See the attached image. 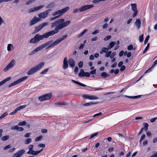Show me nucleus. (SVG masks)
<instances>
[{"mask_svg": "<svg viewBox=\"0 0 157 157\" xmlns=\"http://www.w3.org/2000/svg\"><path fill=\"white\" fill-rule=\"evenodd\" d=\"M59 30L57 26L55 27L54 30L47 32L42 35L39 34H36L34 37L31 39L29 42L31 44H35L38 43L40 41L42 40L44 38H48L50 36H52L59 32Z\"/></svg>", "mask_w": 157, "mask_h": 157, "instance_id": "obj_1", "label": "nucleus"}, {"mask_svg": "<svg viewBox=\"0 0 157 157\" xmlns=\"http://www.w3.org/2000/svg\"><path fill=\"white\" fill-rule=\"evenodd\" d=\"M44 65V63L42 62L38 64L37 65L30 69L28 72L27 75H29L33 74L40 70Z\"/></svg>", "mask_w": 157, "mask_h": 157, "instance_id": "obj_2", "label": "nucleus"}, {"mask_svg": "<svg viewBox=\"0 0 157 157\" xmlns=\"http://www.w3.org/2000/svg\"><path fill=\"white\" fill-rule=\"evenodd\" d=\"M53 42L52 40H50L48 41L47 42H46L41 45L39 46L38 47L36 48L31 53L29 54V55H32L34 54L35 53L37 52L40 50H41L44 48H45L46 46L48 45L50 43Z\"/></svg>", "mask_w": 157, "mask_h": 157, "instance_id": "obj_3", "label": "nucleus"}, {"mask_svg": "<svg viewBox=\"0 0 157 157\" xmlns=\"http://www.w3.org/2000/svg\"><path fill=\"white\" fill-rule=\"evenodd\" d=\"M69 9V7L67 6L64 8L59 10L53 13L52 15L53 16L58 17V18L62 15L64 13L67 12Z\"/></svg>", "mask_w": 157, "mask_h": 157, "instance_id": "obj_4", "label": "nucleus"}, {"mask_svg": "<svg viewBox=\"0 0 157 157\" xmlns=\"http://www.w3.org/2000/svg\"><path fill=\"white\" fill-rule=\"evenodd\" d=\"M28 77L27 76H24V77H23L22 78H21L17 80L14 81V82H13L12 83L10 84L9 85V87H12L14 86H15L17 84L20 82H22V81H24L25 80H26L27 78Z\"/></svg>", "mask_w": 157, "mask_h": 157, "instance_id": "obj_5", "label": "nucleus"}, {"mask_svg": "<svg viewBox=\"0 0 157 157\" xmlns=\"http://www.w3.org/2000/svg\"><path fill=\"white\" fill-rule=\"evenodd\" d=\"M52 96V94L50 93L41 96L38 98V99L40 101H43L49 99Z\"/></svg>", "mask_w": 157, "mask_h": 157, "instance_id": "obj_6", "label": "nucleus"}, {"mask_svg": "<svg viewBox=\"0 0 157 157\" xmlns=\"http://www.w3.org/2000/svg\"><path fill=\"white\" fill-rule=\"evenodd\" d=\"M64 21L65 19L64 18L58 19L54 22L52 23L51 27L52 28L55 27H56L60 24V23Z\"/></svg>", "mask_w": 157, "mask_h": 157, "instance_id": "obj_7", "label": "nucleus"}, {"mask_svg": "<svg viewBox=\"0 0 157 157\" xmlns=\"http://www.w3.org/2000/svg\"><path fill=\"white\" fill-rule=\"evenodd\" d=\"M48 25V23L47 22H44L40 24L38 26L35 27V29L34 31L35 33H37L40 31L44 26Z\"/></svg>", "mask_w": 157, "mask_h": 157, "instance_id": "obj_8", "label": "nucleus"}, {"mask_svg": "<svg viewBox=\"0 0 157 157\" xmlns=\"http://www.w3.org/2000/svg\"><path fill=\"white\" fill-rule=\"evenodd\" d=\"M51 10L48 9L43 12L40 13L38 14V17L40 18L43 19L47 17L49 12Z\"/></svg>", "mask_w": 157, "mask_h": 157, "instance_id": "obj_9", "label": "nucleus"}, {"mask_svg": "<svg viewBox=\"0 0 157 157\" xmlns=\"http://www.w3.org/2000/svg\"><path fill=\"white\" fill-rule=\"evenodd\" d=\"M94 6V5H86L84 6L79 8V12H81L86 11L89 9L92 8Z\"/></svg>", "mask_w": 157, "mask_h": 157, "instance_id": "obj_10", "label": "nucleus"}, {"mask_svg": "<svg viewBox=\"0 0 157 157\" xmlns=\"http://www.w3.org/2000/svg\"><path fill=\"white\" fill-rule=\"evenodd\" d=\"M71 23V21L69 20L66 21L65 22H63L61 23H60L59 25L57 27L59 28V30L63 29V28L66 27L68 25Z\"/></svg>", "mask_w": 157, "mask_h": 157, "instance_id": "obj_11", "label": "nucleus"}, {"mask_svg": "<svg viewBox=\"0 0 157 157\" xmlns=\"http://www.w3.org/2000/svg\"><path fill=\"white\" fill-rule=\"evenodd\" d=\"M132 7V10L134 12L133 14V17H135L137 15L138 11L137 10L136 6L137 5L136 3H133L131 4Z\"/></svg>", "mask_w": 157, "mask_h": 157, "instance_id": "obj_12", "label": "nucleus"}, {"mask_svg": "<svg viewBox=\"0 0 157 157\" xmlns=\"http://www.w3.org/2000/svg\"><path fill=\"white\" fill-rule=\"evenodd\" d=\"M25 152V150L24 149L21 150L12 155V157H21Z\"/></svg>", "mask_w": 157, "mask_h": 157, "instance_id": "obj_13", "label": "nucleus"}, {"mask_svg": "<svg viewBox=\"0 0 157 157\" xmlns=\"http://www.w3.org/2000/svg\"><path fill=\"white\" fill-rule=\"evenodd\" d=\"M15 61L14 59H13L11 62L4 69V71H6L10 68L13 67L15 63Z\"/></svg>", "mask_w": 157, "mask_h": 157, "instance_id": "obj_14", "label": "nucleus"}, {"mask_svg": "<svg viewBox=\"0 0 157 157\" xmlns=\"http://www.w3.org/2000/svg\"><path fill=\"white\" fill-rule=\"evenodd\" d=\"M40 21V19L37 17H34L29 22V25L31 26L36 23Z\"/></svg>", "mask_w": 157, "mask_h": 157, "instance_id": "obj_15", "label": "nucleus"}, {"mask_svg": "<svg viewBox=\"0 0 157 157\" xmlns=\"http://www.w3.org/2000/svg\"><path fill=\"white\" fill-rule=\"evenodd\" d=\"M26 105H24L21 106H19L13 112L10 113V115H13L16 113L18 111L21 110V109L25 108Z\"/></svg>", "mask_w": 157, "mask_h": 157, "instance_id": "obj_16", "label": "nucleus"}, {"mask_svg": "<svg viewBox=\"0 0 157 157\" xmlns=\"http://www.w3.org/2000/svg\"><path fill=\"white\" fill-rule=\"evenodd\" d=\"M68 64L67 59V57L64 58L63 61V68L64 70H66L68 67Z\"/></svg>", "mask_w": 157, "mask_h": 157, "instance_id": "obj_17", "label": "nucleus"}, {"mask_svg": "<svg viewBox=\"0 0 157 157\" xmlns=\"http://www.w3.org/2000/svg\"><path fill=\"white\" fill-rule=\"evenodd\" d=\"M44 5H42L39 6L34 7L33 8H32L29 10V12H33L38 10L40 9L44 8Z\"/></svg>", "mask_w": 157, "mask_h": 157, "instance_id": "obj_18", "label": "nucleus"}, {"mask_svg": "<svg viewBox=\"0 0 157 157\" xmlns=\"http://www.w3.org/2000/svg\"><path fill=\"white\" fill-rule=\"evenodd\" d=\"M84 98L90 100H95L98 99V98L94 96H90L88 95L85 94L83 96Z\"/></svg>", "mask_w": 157, "mask_h": 157, "instance_id": "obj_19", "label": "nucleus"}, {"mask_svg": "<svg viewBox=\"0 0 157 157\" xmlns=\"http://www.w3.org/2000/svg\"><path fill=\"white\" fill-rule=\"evenodd\" d=\"M67 34L63 35L62 36L61 38H59L58 39L56 40L55 41V42L56 43L57 45L59 44L63 40H64L67 37Z\"/></svg>", "mask_w": 157, "mask_h": 157, "instance_id": "obj_20", "label": "nucleus"}, {"mask_svg": "<svg viewBox=\"0 0 157 157\" xmlns=\"http://www.w3.org/2000/svg\"><path fill=\"white\" fill-rule=\"evenodd\" d=\"M68 63L72 68H73L75 66V62L73 59L72 58H71L69 59Z\"/></svg>", "mask_w": 157, "mask_h": 157, "instance_id": "obj_21", "label": "nucleus"}, {"mask_svg": "<svg viewBox=\"0 0 157 157\" xmlns=\"http://www.w3.org/2000/svg\"><path fill=\"white\" fill-rule=\"evenodd\" d=\"M135 24V25L137 26V27L138 29H139L140 28L141 23L140 20L139 19H136Z\"/></svg>", "mask_w": 157, "mask_h": 157, "instance_id": "obj_22", "label": "nucleus"}, {"mask_svg": "<svg viewBox=\"0 0 157 157\" xmlns=\"http://www.w3.org/2000/svg\"><path fill=\"white\" fill-rule=\"evenodd\" d=\"M11 78L10 77H9L0 82V86L5 83L6 82L10 80Z\"/></svg>", "mask_w": 157, "mask_h": 157, "instance_id": "obj_23", "label": "nucleus"}, {"mask_svg": "<svg viewBox=\"0 0 157 157\" xmlns=\"http://www.w3.org/2000/svg\"><path fill=\"white\" fill-rule=\"evenodd\" d=\"M49 45H47L46 48V50H47L50 48L54 46H55L57 45V44H56V42L55 41H54L53 42H52L51 43H50Z\"/></svg>", "mask_w": 157, "mask_h": 157, "instance_id": "obj_24", "label": "nucleus"}, {"mask_svg": "<svg viewBox=\"0 0 157 157\" xmlns=\"http://www.w3.org/2000/svg\"><path fill=\"white\" fill-rule=\"evenodd\" d=\"M71 81L72 82H74V83L80 86H82L83 87H86V85L82 84V83H81L79 82H78L77 81H75L73 80H71Z\"/></svg>", "mask_w": 157, "mask_h": 157, "instance_id": "obj_25", "label": "nucleus"}, {"mask_svg": "<svg viewBox=\"0 0 157 157\" xmlns=\"http://www.w3.org/2000/svg\"><path fill=\"white\" fill-rule=\"evenodd\" d=\"M109 50V49L103 47V48L100 51V53L101 54H103L104 52L107 53Z\"/></svg>", "mask_w": 157, "mask_h": 157, "instance_id": "obj_26", "label": "nucleus"}, {"mask_svg": "<svg viewBox=\"0 0 157 157\" xmlns=\"http://www.w3.org/2000/svg\"><path fill=\"white\" fill-rule=\"evenodd\" d=\"M55 6L54 3L52 2L50 4L48 5L46 7V9L53 8Z\"/></svg>", "mask_w": 157, "mask_h": 157, "instance_id": "obj_27", "label": "nucleus"}, {"mask_svg": "<svg viewBox=\"0 0 157 157\" xmlns=\"http://www.w3.org/2000/svg\"><path fill=\"white\" fill-rule=\"evenodd\" d=\"M88 31L87 29H84L83 31L80 34H79L78 36V38H80L82 37L84 34L86 33Z\"/></svg>", "mask_w": 157, "mask_h": 157, "instance_id": "obj_28", "label": "nucleus"}, {"mask_svg": "<svg viewBox=\"0 0 157 157\" xmlns=\"http://www.w3.org/2000/svg\"><path fill=\"white\" fill-rule=\"evenodd\" d=\"M85 72H84V70L82 69L80 70V72L78 74V75L80 77L81 76L84 77V76Z\"/></svg>", "mask_w": 157, "mask_h": 157, "instance_id": "obj_29", "label": "nucleus"}, {"mask_svg": "<svg viewBox=\"0 0 157 157\" xmlns=\"http://www.w3.org/2000/svg\"><path fill=\"white\" fill-rule=\"evenodd\" d=\"M96 104V103H94L93 102H89L85 103V104H84L83 105L84 106H89Z\"/></svg>", "mask_w": 157, "mask_h": 157, "instance_id": "obj_30", "label": "nucleus"}, {"mask_svg": "<svg viewBox=\"0 0 157 157\" xmlns=\"http://www.w3.org/2000/svg\"><path fill=\"white\" fill-rule=\"evenodd\" d=\"M10 138V136H2L1 138V140L2 141H5Z\"/></svg>", "mask_w": 157, "mask_h": 157, "instance_id": "obj_31", "label": "nucleus"}, {"mask_svg": "<svg viewBox=\"0 0 157 157\" xmlns=\"http://www.w3.org/2000/svg\"><path fill=\"white\" fill-rule=\"evenodd\" d=\"M116 43L115 42H111L109 44V48L110 49L112 48L116 44Z\"/></svg>", "mask_w": 157, "mask_h": 157, "instance_id": "obj_32", "label": "nucleus"}, {"mask_svg": "<svg viewBox=\"0 0 157 157\" xmlns=\"http://www.w3.org/2000/svg\"><path fill=\"white\" fill-rule=\"evenodd\" d=\"M143 126L144 130L146 131L147 130L148 127V124L147 123L144 122L143 123Z\"/></svg>", "mask_w": 157, "mask_h": 157, "instance_id": "obj_33", "label": "nucleus"}, {"mask_svg": "<svg viewBox=\"0 0 157 157\" xmlns=\"http://www.w3.org/2000/svg\"><path fill=\"white\" fill-rule=\"evenodd\" d=\"M67 104V102H56L55 103V104L56 105H66Z\"/></svg>", "mask_w": 157, "mask_h": 157, "instance_id": "obj_34", "label": "nucleus"}, {"mask_svg": "<svg viewBox=\"0 0 157 157\" xmlns=\"http://www.w3.org/2000/svg\"><path fill=\"white\" fill-rule=\"evenodd\" d=\"M32 141V139L31 138H28L26 139L25 141V143L26 144H29Z\"/></svg>", "mask_w": 157, "mask_h": 157, "instance_id": "obj_35", "label": "nucleus"}, {"mask_svg": "<svg viewBox=\"0 0 157 157\" xmlns=\"http://www.w3.org/2000/svg\"><path fill=\"white\" fill-rule=\"evenodd\" d=\"M49 70V68H47L43 70L41 72H40V74L43 75L46 74Z\"/></svg>", "mask_w": 157, "mask_h": 157, "instance_id": "obj_36", "label": "nucleus"}, {"mask_svg": "<svg viewBox=\"0 0 157 157\" xmlns=\"http://www.w3.org/2000/svg\"><path fill=\"white\" fill-rule=\"evenodd\" d=\"M26 123V122L25 121H20L18 123V125L19 126H23L25 125Z\"/></svg>", "mask_w": 157, "mask_h": 157, "instance_id": "obj_37", "label": "nucleus"}, {"mask_svg": "<svg viewBox=\"0 0 157 157\" xmlns=\"http://www.w3.org/2000/svg\"><path fill=\"white\" fill-rule=\"evenodd\" d=\"M13 47V45L11 44H9L7 46V50L8 51H11L12 50L11 48Z\"/></svg>", "mask_w": 157, "mask_h": 157, "instance_id": "obj_38", "label": "nucleus"}, {"mask_svg": "<svg viewBox=\"0 0 157 157\" xmlns=\"http://www.w3.org/2000/svg\"><path fill=\"white\" fill-rule=\"evenodd\" d=\"M43 138V136H40L36 138L35 139V141L37 142Z\"/></svg>", "mask_w": 157, "mask_h": 157, "instance_id": "obj_39", "label": "nucleus"}, {"mask_svg": "<svg viewBox=\"0 0 157 157\" xmlns=\"http://www.w3.org/2000/svg\"><path fill=\"white\" fill-rule=\"evenodd\" d=\"M101 76L103 78H106L107 76H108L106 72H102L101 74Z\"/></svg>", "mask_w": 157, "mask_h": 157, "instance_id": "obj_40", "label": "nucleus"}, {"mask_svg": "<svg viewBox=\"0 0 157 157\" xmlns=\"http://www.w3.org/2000/svg\"><path fill=\"white\" fill-rule=\"evenodd\" d=\"M143 34L141 35L139 37V40L140 42H142L143 41Z\"/></svg>", "mask_w": 157, "mask_h": 157, "instance_id": "obj_41", "label": "nucleus"}, {"mask_svg": "<svg viewBox=\"0 0 157 157\" xmlns=\"http://www.w3.org/2000/svg\"><path fill=\"white\" fill-rule=\"evenodd\" d=\"M39 151H34L33 150V155H38L39 153Z\"/></svg>", "mask_w": 157, "mask_h": 157, "instance_id": "obj_42", "label": "nucleus"}, {"mask_svg": "<svg viewBox=\"0 0 157 157\" xmlns=\"http://www.w3.org/2000/svg\"><path fill=\"white\" fill-rule=\"evenodd\" d=\"M78 65L79 68H82V67L83 65V62L82 61H81L80 62H79L78 64Z\"/></svg>", "mask_w": 157, "mask_h": 157, "instance_id": "obj_43", "label": "nucleus"}, {"mask_svg": "<svg viewBox=\"0 0 157 157\" xmlns=\"http://www.w3.org/2000/svg\"><path fill=\"white\" fill-rule=\"evenodd\" d=\"M98 134V133L97 132H96V133H95L93 134H92L90 137V138L89 139H92V138H93L95 136H97Z\"/></svg>", "mask_w": 157, "mask_h": 157, "instance_id": "obj_44", "label": "nucleus"}, {"mask_svg": "<svg viewBox=\"0 0 157 157\" xmlns=\"http://www.w3.org/2000/svg\"><path fill=\"white\" fill-rule=\"evenodd\" d=\"M150 36L149 35H148L145 38L144 42V44H146Z\"/></svg>", "mask_w": 157, "mask_h": 157, "instance_id": "obj_45", "label": "nucleus"}, {"mask_svg": "<svg viewBox=\"0 0 157 157\" xmlns=\"http://www.w3.org/2000/svg\"><path fill=\"white\" fill-rule=\"evenodd\" d=\"M111 53H112L111 51H109L107 52V53H106V54L105 55V56L106 57H109L110 56Z\"/></svg>", "mask_w": 157, "mask_h": 157, "instance_id": "obj_46", "label": "nucleus"}, {"mask_svg": "<svg viewBox=\"0 0 157 157\" xmlns=\"http://www.w3.org/2000/svg\"><path fill=\"white\" fill-rule=\"evenodd\" d=\"M11 145L10 144L8 145L3 147V150H6L8 149H9L11 147Z\"/></svg>", "mask_w": 157, "mask_h": 157, "instance_id": "obj_47", "label": "nucleus"}, {"mask_svg": "<svg viewBox=\"0 0 157 157\" xmlns=\"http://www.w3.org/2000/svg\"><path fill=\"white\" fill-rule=\"evenodd\" d=\"M146 134L147 136L149 137H151V132L149 131H148L146 132Z\"/></svg>", "mask_w": 157, "mask_h": 157, "instance_id": "obj_48", "label": "nucleus"}, {"mask_svg": "<svg viewBox=\"0 0 157 157\" xmlns=\"http://www.w3.org/2000/svg\"><path fill=\"white\" fill-rule=\"evenodd\" d=\"M7 114L8 113L7 112L4 113L2 114V115L1 116H0V119H1L2 118H3L5 117Z\"/></svg>", "mask_w": 157, "mask_h": 157, "instance_id": "obj_49", "label": "nucleus"}, {"mask_svg": "<svg viewBox=\"0 0 157 157\" xmlns=\"http://www.w3.org/2000/svg\"><path fill=\"white\" fill-rule=\"evenodd\" d=\"M38 146L39 147L44 148L45 145V144H38Z\"/></svg>", "mask_w": 157, "mask_h": 157, "instance_id": "obj_50", "label": "nucleus"}, {"mask_svg": "<svg viewBox=\"0 0 157 157\" xmlns=\"http://www.w3.org/2000/svg\"><path fill=\"white\" fill-rule=\"evenodd\" d=\"M116 53L115 52H113L110 56V58H113L116 55Z\"/></svg>", "mask_w": 157, "mask_h": 157, "instance_id": "obj_51", "label": "nucleus"}, {"mask_svg": "<svg viewBox=\"0 0 157 157\" xmlns=\"http://www.w3.org/2000/svg\"><path fill=\"white\" fill-rule=\"evenodd\" d=\"M24 128L22 127H19L18 126V127H17V131H23L24 130Z\"/></svg>", "mask_w": 157, "mask_h": 157, "instance_id": "obj_52", "label": "nucleus"}, {"mask_svg": "<svg viewBox=\"0 0 157 157\" xmlns=\"http://www.w3.org/2000/svg\"><path fill=\"white\" fill-rule=\"evenodd\" d=\"M142 96L141 95H139L134 96H131V98L136 99L140 98Z\"/></svg>", "mask_w": 157, "mask_h": 157, "instance_id": "obj_53", "label": "nucleus"}, {"mask_svg": "<svg viewBox=\"0 0 157 157\" xmlns=\"http://www.w3.org/2000/svg\"><path fill=\"white\" fill-rule=\"evenodd\" d=\"M117 135H118L119 137L121 138V139H123L124 140H125V137L122 134L120 133H118Z\"/></svg>", "mask_w": 157, "mask_h": 157, "instance_id": "obj_54", "label": "nucleus"}, {"mask_svg": "<svg viewBox=\"0 0 157 157\" xmlns=\"http://www.w3.org/2000/svg\"><path fill=\"white\" fill-rule=\"evenodd\" d=\"M41 132L42 133H47L48 132V130L45 129H42L41 130Z\"/></svg>", "mask_w": 157, "mask_h": 157, "instance_id": "obj_55", "label": "nucleus"}, {"mask_svg": "<svg viewBox=\"0 0 157 157\" xmlns=\"http://www.w3.org/2000/svg\"><path fill=\"white\" fill-rule=\"evenodd\" d=\"M99 30L98 29H97V30H96L95 31L93 32H92V35H95V34H97V33H99Z\"/></svg>", "mask_w": 157, "mask_h": 157, "instance_id": "obj_56", "label": "nucleus"}, {"mask_svg": "<svg viewBox=\"0 0 157 157\" xmlns=\"http://www.w3.org/2000/svg\"><path fill=\"white\" fill-rule=\"evenodd\" d=\"M17 127H18V126L17 125L13 126L11 127V130H15V129L17 130Z\"/></svg>", "mask_w": 157, "mask_h": 157, "instance_id": "obj_57", "label": "nucleus"}, {"mask_svg": "<svg viewBox=\"0 0 157 157\" xmlns=\"http://www.w3.org/2000/svg\"><path fill=\"white\" fill-rule=\"evenodd\" d=\"M33 145L31 144L28 146V148L29 150H33Z\"/></svg>", "mask_w": 157, "mask_h": 157, "instance_id": "obj_58", "label": "nucleus"}, {"mask_svg": "<svg viewBox=\"0 0 157 157\" xmlns=\"http://www.w3.org/2000/svg\"><path fill=\"white\" fill-rule=\"evenodd\" d=\"M78 69L77 67H75L74 69V72L75 74H77L78 71Z\"/></svg>", "mask_w": 157, "mask_h": 157, "instance_id": "obj_59", "label": "nucleus"}, {"mask_svg": "<svg viewBox=\"0 0 157 157\" xmlns=\"http://www.w3.org/2000/svg\"><path fill=\"white\" fill-rule=\"evenodd\" d=\"M133 46L132 45H130L128 47V50H130L133 49Z\"/></svg>", "mask_w": 157, "mask_h": 157, "instance_id": "obj_60", "label": "nucleus"}, {"mask_svg": "<svg viewBox=\"0 0 157 157\" xmlns=\"http://www.w3.org/2000/svg\"><path fill=\"white\" fill-rule=\"evenodd\" d=\"M33 1V0H30L26 3V5H29L31 3H32Z\"/></svg>", "mask_w": 157, "mask_h": 157, "instance_id": "obj_61", "label": "nucleus"}, {"mask_svg": "<svg viewBox=\"0 0 157 157\" xmlns=\"http://www.w3.org/2000/svg\"><path fill=\"white\" fill-rule=\"evenodd\" d=\"M108 26V24L107 23H105L102 26V28L103 29L107 28Z\"/></svg>", "mask_w": 157, "mask_h": 157, "instance_id": "obj_62", "label": "nucleus"}, {"mask_svg": "<svg viewBox=\"0 0 157 157\" xmlns=\"http://www.w3.org/2000/svg\"><path fill=\"white\" fill-rule=\"evenodd\" d=\"M90 74L88 72H85L84 74V76H85L86 77H90Z\"/></svg>", "mask_w": 157, "mask_h": 157, "instance_id": "obj_63", "label": "nucleus"}, {"mask_svg": "<svg viewBox=\"0 0 157 157\" xmlns=\"http://www.w3.org/2000/svg\"><path fill=\"white\" fill-rule=\"evenodd\" d=\"M125 68V66L124 65H123L121 67V68L120 69V71H122L124 70Z\"/></svg>", "mask_w": 157, "mask_h": 157, "instance_id": "obj_64", "label": "nucleus"}]
</instances>
